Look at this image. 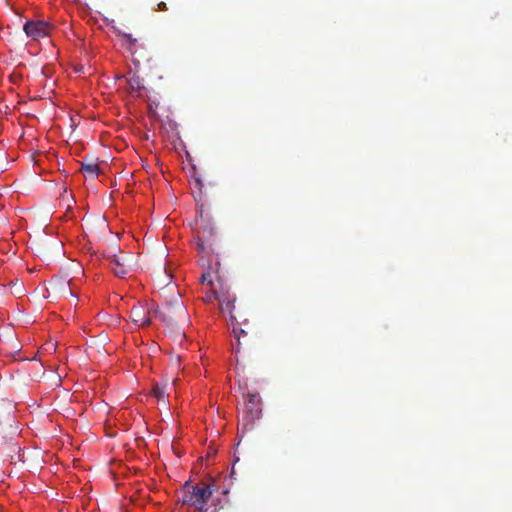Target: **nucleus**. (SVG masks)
Returning <instances> with one entry per match:
<instances>
[{
	"label": "nucleus",
	"mask_w": 512,
	"mask_h": 512,
	"mask_svg": "<svg viewBox=\"0 0 512 512\" xmlns=\"http://www.w3.org/2000/svg\"><path fill=\"white\" fill-rule=\"evenodd\" d=\"M184 489L183 504L195 507L197 512H208L206 505L213 494L212 485L205 482L191 485L190 482H186Z\"/></svg>",
	"instance_id": "obj_1"
},
{
	"label": "nucleus",
	"mask_w": 512,
	"mask_h": 512,
	"mask_svg": "<svg viewBox=\"0 0 512 512\" xmlns=\"http://www.w3.org/2000/svg\"><path fill=\"white\" fill-rule=\"evenodd\" d=\"M175 317L168 316L166 313L159 309L150 310L142 305L134 306L130 311L132 321L139 326H149L151 324V315L160 318L163 322L173 324L177 319L185 318V308L183 305H178L175 308Z\"/></svg>",
	"instance_id": "obj_2"
},
{
	"label": "nucleus",
	"mask_w": 512,
	"mask_h": 512,
	"mask_svg": "<svg viewBox=\"0 0 512 512\" xmlns=\"http://www.w3.org/2000/svg\"><path fill=\"white\" fill-rule=\"evenodd\" d=\"M248 400L245 403L243 419L252 424L256 419H259L262 413L261 398L257 393H248Z\"/></svg>",
	"instance_id": "obj_3"
},
{
	"label": "nucleus",
	"mask_w": 512,
	"mask_h": 512,
	"mask_svg": "<svg viewBox=\"0 0 512 512\" xmlns=\"http://www.w3.org/2000/svg\"><path fill=\"white\" fill-rule=\"evenodd\" d=\"M53 26L45 21H27L24 24V32L33 40H38L49 35Z\"/></svg>",
	"instance_id": "obj_4"
},
{
	"label": "nucleus",
	"mask_w": 512,
	"mask_h": 512,
	"mask_svg": "<svg viewBox=\"0 0 512 512\" xmlns=\"http://www.w3.org/2000/svg\"><path fill=\"white\" fill-rule=\"evenodd\" d=\"M129 255L125 254L124 252H120L119 255L112 254L107 255V259L109 260L111 269L115 276L124 278L128 272H129Z\"/></svg>",
	"instance_id": "obj_5"
},
{
	"label": "nucleus",
	"mask_w": 512,
	"mask_h": 512,
	"mask_svg": "<svg viewBox=\"0 0 512 512\" xmlns=\"http://www.w3.org/2000/svg\"><path fill=\"white\" fill-rule=\"evenodd\" d=\"M235 300V296L230 295L229 293L221 294L218 297L221 312L230 314L232 323H234V321H237V317L233 314V311L235 309Z\"/></svg>",
	"instance_id": "obj_6"
},
{
	"label": "nucleus",
	"mask_w": 512,
	"mask_h": 512,
	"mask_svg": "<svg viewBox=\"0 0 512 512\" xmlns=\"http://www.w3.org/2000/svg\"><path fill=\"white\" fill-rule=\"evenodd\" d=\"M81 171L90 178H95L99 175L100 168L96 162L85 160L81 162Z\"/></svg>",
	"instance_id": "obj_7"
},
{
	"label": "nucleus",
	"mask_w": 512,
	"mask_h": 512,
	"mask_svg": "<svg viewBox=\"0 0 512 512\" xmlns=\"http://www.w3.org/2000/svg\"><path fill=\"white\" fill-rule=\"evenodd\" d=\"M119 33V36L122 37V39L124 40V46L126 47V49L131 52V53H134V48H135V45L137 43V39L136 38H133L131 34H128V33H125V32H118Z\"/></svg>",
	"instance_id": "obj_8"
},
{
	"label": "nucleus",
	"mask_w": 512,
	"mask_h": 512,
	"mask_svg": "<svg viewBox=\"0 0 512 512\" xmlns=\"http://www.w3.org/2000/svg\"><path fill=\"white\" fill-rule=\"evenodd\" d=\"M127 83L134 91H140L143 88V80L136 74H131L127 79Z\"/></svg>",
	"instance_id": "obj_9"
},
{
	"label": "nucleus",
	"mask_w": 512,
	"mask_h": 512,
	"mask_svg": "<svg viewBox=\"0 0 512 512\" xmlns=\"http://www.w3.org/2000/svg\"><path fill=\"white\" fill-rule=\"evenodd\" d=\"M167 386H168L167 382H165V383H156L153 386V388H152L153 395L158 400H163L165 398V395H166Z\"/></svg>",
	"instance_id": "obj_10"
},
{
	"label": "nucleus",
	"mask_w": 512,
	"mask_h": 512,
	"mask_svg": "<svg viewBox=\"0 0 512 512\" xmlns=\"http://www.w3.org/2000/svg\"><path fill=\"white\" fill-rule=\"evenodd\" d=\"M196 247L198 249L199 252L201 253H209L211 247H207L204 243V241L201 239V237L199 236L197 241H196Z\"/></svg>",
	"instance_id": "obj_11"
},
{
	"label": "nucleus",
	"mask_w": 512,
	"mask_h": 512,
	"mask_svg": "<svg viewBox=\"0 0 512 512\" xmlns=\"http://www.w3.org/2000/svg\"><path fill=\"white\" fill-rule=\"evenodd\" d=\"M201 282L202 283H207L209 286H212V277H211V274L210 273H203L202 276H201Z\"/></svg>",
	"instance_id": "obj_12"
},
{
	"label": "nucleus",
	"mask_w": 512,
	"mask_h": 512,
	"mask_svg": "<svg viewBox=\"0 0 512 512\" xmlns=\"http://www.w3.org/2000/svg\"><path fill=\"white\" fill-rule=\"evenodd\" d=\"M233 333H234V336H235V338L237 339L238 343L240 342V337H241L242 335H245V334H246V332H245V330H244V329H242V328H239V329H238V328H236V327H234V328H233Z\"/></svg>",
	"instance_id": "obj_13"
},
{
	"label": "nucleus",
	"mask_w": 512,
	"mask_h": 512,
	"mask_svg": "<svg viewBox=\"0 0 512 512\" xmlns=\"http://www.w3.org/2000/svg\"><path fill=\"white\" fill-rule=\"evenodd\" d=\"M218 297H219V295H217L214 291H212L211 293H208L205 296L204 300L206 302H211L213 299H217L218 300Z\"/></svg>",
	"instance_id": "obj_14"
},
{
	"label": "nucleus",
	"mask_w": 512,
	"mask_h": 512,
	"mask_svg": "<svg viewBox=\"0 0 512 512\" xmlns=\"http://www.w3.org/2000/svg\"><path fill=\"white\" fill-rule=\"evenodd\" d=\"M165 10H167L166 3L165 2H159L157 4L156 11H165Z\"/></svg>",
	"instance_id": "obj_15"
}]
</instances>
